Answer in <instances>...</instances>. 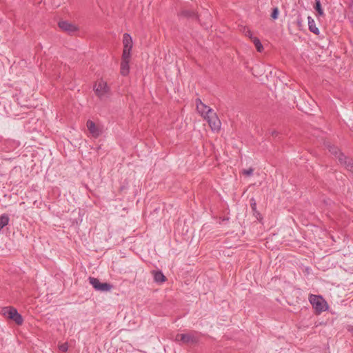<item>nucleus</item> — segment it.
Wrapping results in <instances>:
<instances>
[{
  "instance_id": "f257e3e1",
  "label": "nucleus",
  "mask_w": 353,
  "mask_h": 353,
  "mask_svg": "<svg viewBox=\"0 0 353 353\" xmlns=\"http://www.w3.org/2000/svg\"><path fill=\"white\" fill-rule=\"evenodd\" d=\"M309 301L318 314L328 310V304L321 296L311 294L309 297Z\"/></svg>"
},
{
  "instance_id": "f03ea898",
  "label": "nucleus",
  "mask_w": 353,
  "mask_h": 353,
  "mask_svg": "<svg viewBox=\"0 0 353 353\" xmlns=\"http://www.w3.org/2000/svg\"><path fill=\"white\" fill-rule=\"evenodd\" d=\"M2 313L7 319L13 321L18 325H21L23 323L22 316L13 307H6L2 309Z\"/></svg>"
},
{
  "instance_id": "7ed1b4c3",
  "label": "nucleus",
  "mask_w": 353,
  "mask_h": 353,
  "mask_svg": "<svg viewBox=\"0 0 353 353\" xmlns=\"http://www.w3.org/2000/svg\"><path fill=\"white\" fill-rule=\"evenodd\" d=\"M94 90L97 97L101 99L108 97L110 92V88L107 82L103 79L96 81L94 85Z\"/></svg>"
},
{
  "instance_id": "20e7f679",
  "label": "nucleus",
  "mask_w": 353,
  "mask_h": 353,
  "mask_svg": "<svg viewBox=\"0 0 353 353\" xmlns=\"http://www.w3.org/2000/svg\"><path fill=\"white\" fill-rule=\"evenodd\" d=\"M198 339L196 333L194 332L177 334L174 338L176 342L183 344L194 343L197 342Z\"/></svg>"
},
{
  "instance_id": "39448f33",
  "label": "nucleus",
  "mask_w": 353,
  "mask_h": 353,
  "mask_svg": "<svg viewBox=\"0 0 353 353\" xmlns=\"http://www.w3.org/2000/svg\"><path fill=\"white\" fill-rule=\"evenodd\" d=\"M122 44H123L122 56L132 57L133 41H132V37L129 34H128V33L123 34V39H122Z\"/></svg>"
},
{
  "instance_id": "423d86ee",
  "label": "nucleus",
  "mask_w": 353,
  "mask_h": 353,
  "mask_svg": "<svg viewBox=\"0 0 353 353\" xmlns=\"http://www.w3.org/2000/svg\"><path fill=\"white\" fill-rule=\"evenodd\" d=\"M205 119L207 120L212 130L218 132L221 129V123L216 113L213 111L207 116H205Z\"/></svg>"
},
{
  "instance_id": "0eeeda50",
  "label": "nucleus",
  "mask_w": 353,
  "mask_h": 353,
  "mask_svg": "<svg viewBox=\"0 0 353 353\" xmlns=\"http://www.w3.org/2000/svg\"><path fill=\"white\" fill-rule=\"evenodd\" d=\"M89 282L93 288L98 291L108 292L112 289V285L110 284L107 283H101L97 278L90 277Z\"/></svg>"
},
{
  "instance_id": "6e6552de",
  "label": "nucleus",
  "mask_w": 353,
  "mask_h": 353,
  "mask_svg": "<svg viewBox=\"0 0 353 353\" xmlns=\"http://www.w3.org/2000/svg\"><path fill=\"white\" fill-rule=\"evenodd\" d=\"M59 27L70 34H73L79 30V28L77 24L68 21H60Z\"/></svg>"
},
{
  "instance_id": "1a4fd4ad",
  "label": "nucleus",
  "mask_w": 353,
  "mask_h": 353,
  "mask_svg": "<svg viewBox=\"0 0 353 353\" xmlns=\"http://www.w3.org/2000/svg\"><path fill=\"white\" fill-rule=\"evenodd\" d=\"M132 57L122 56L120 64V73L122 76H128L130 73V62Z\"/></svg>"
},
{
  "instance_id": "9d476101",
  "label": "nucleus",
  "mask_w": 353,
  "mask_h": 353,
  "mask_svg": "<svg viewBox=\"0 0 353 353\" xmlns=\"http://www.w3.org/2000/svg\"><path fill=\"white\" fill-rule=\"evenodd\" d=\"M87 128L92 137L97 138L102 133V128L97 125L92 121L88 120L86 123Z\"/></svg>"
},
{
  "instance_id": "9b49d317",
  "label": "nucleus",
  "mask_w": 353,
  "mask_h": 353,
  "mask_svg": "<svg viewBox=\"0 0 353 353\" xmlns=\"http://www.w3.org/2000/svg\"><path fill=\"white\" fill-rule=\"evenodd\" d=\"M196 110L199 114H201L202 117L205 119V116H207L210 112H212V110L208 106L205 105L200 99H197L196 101Z\"/></svg>"
},
{
  "instance_id": "f8f14e48",
  "label": "nucleus",
  "mask_w": 353,
  "mask_h": 353,
  "mask_svg": "<svg viewBox=\"0 0 353 353\" xmlns=\"http://www.w3.org/2000/svg\"><path fill=\"white\" fill-rule=\"evenodd\" d=\"M326 146L329 149V151L336 156L341 163H343V159H345V157L340 152V150L336 146L332 145L330 143H327Z\"/></svg>"
},
{
  "instance_id": "ddd939ff",
  "label": "nucleus",
  "mask_w": 353,
  "mask_h": 353,
  "mask_svg": "<svg viewBox=\"0 0 353 353\" xmlns=\"http://www.w3.org/2000/svg\"><path fill=\"white\" fill-rule=\"evenodd\" d=\"M307 21L310 30L316 34H319V30L318 28L316 27L314 20L311 17H308Z\"/></svg>"
},
{
  "instance_id": "4468645a",
  "label": "nucleus",
  "mask_w": 353,
  "mask_h": 353,
  "mask_svg": "<svg viewBox=\"0 0 353 353\" xmlns=\"http://www.w3.org/2000/svg\"><path fill=\"white\" fill-rule=\"evenodd\" d=\"M153 275L156 282L163 283L165 280V277L161 272H153Z\"/></svg>"
},
{
  "instance_id": "2eb2a0df",
  "label": "nucleus",
  "mask_w": 353,
  "mask_h": 353,
  "mask_svg": "<svg viewBox=\"0 0 353 353\" xmlns=\"http://www.w3.org/2000/svg\"><path fill=\"white\" fill-rule=\"evenodd\" d=\"M343 164L345 165L347 170L353 173V161L347 159L346 157L343 160Z\"/></svg>"
},
{
  "instance_id": "dca6fc26",
  "label": "nucleus",
  "mask_w": 353,
  "mask_h": 353,
  "mask_svg": "<svg viewBox=\"0 0 353 353\" xmlns=\"http://www.w3.org/2000/svg\"><path fill=\"white\" fill-rule=\"evenodd\" d=\"M252 41L254 43L257 51L260 52H262V50H263V46L261 44L260 40L258 38L254 37L252 39Z\"/></svg>"
},
{
  "instance_id": "f3484780",
  "label": "nucleus",
  "mask_w": 353,
  "mask_h": 353,
  "mask_svg": "<svg viewBox=\"0 0 353 353\" xmlns=\"http://www.w3.org/2000/svg\"><path fill=\"white\" fill-rule=\"evenodd\" d=\"M9 219L6 215H2L0 216V230L6 225H8Z\"/></svg>"
},
{
  "instance_id": "a211bd4d",
  "label": "nucleus",
  "mask_w": 353,
  "mask_h": 353,
  "mask_svg": "<svg viewBox=\"0 0 353 353\" xmlns=\"http://www.w3.org/2000/svg\"><path fill=\"white\" fill-rule=\"evenodd\" d=\"M315 10H316V12H318V14L320 15V16H323L324 14V12H323V10L321 8V2L319 0H316L315 1V7H314Z\"/></svg>"
},
{
  "instance_id": "6ab92c4d",
  "label": "nucleus",
  "mask_w": 353,
  "mask_h": 353,
  "mask_svg": "<svg viewBox=\"0 0 353 353\" xmlns=\"http://www.w3.org/2000/svg\"><path fill=\"white\" fill-rule=\"evenodd\" d=\"M68 345L67 343H64L60 344L59 345V350L61 352H65L68 350Z\"/></svg>"
},
{
  "instance_id": "aec40b11",
  "label": "nucleus",
  "mask_w": 353,
  "mask_h": 353,
  "mask_svg": "<svg viewBox=\"0 0 353 353\" xmlns=\"http://www.w3.org/2000/svg\"><path fill=\"white\" fill-rule=\"evenodd\" d=\"M278 16H279V9H278V8H274L273 9L271 17L273 19H276L278 18Z\"/></svg>"
},
{
  "instance_id": "412c9836",
  "label": "nucleus",
  "mask_w": 353,
  "mask_h": 353,
  "mask_svg": "<svg viewBox=\"0 0 353 353\" xmlns=\"http://www.w3.org/2000/svg\"><path fill=\"white\" fill-rule=\"evenodd\" d=\"M253 172H254V169L250 168H249L248 170H243L242 171V174L245 175V176H250V175L252 174Z\"/></svg>"
},
{
  "instance_id": "4be33fe9",
  "label": "nucleus",
  "mask_w": 353,
  "mask_h": 353,
  "mask_svg": "<svg viewBox=\"0 0 353 353\" xmlns=\"http://www.w3.org/2000/svg\"><path fill=\"white\" fill-rule=\"evenodd\" d=\"M245 34L247 37H248L251 40H252V39L254 38V37H252V32H251L250 30H248L245 32Z\"/></svg>"
},
{
  "instance_id": "5701e85b",
  "label": "nucleus",
  "mask_w": 353,
  "mask_h": 353,
  "mask_svg": "<svg viewBox=\"0 0 353 353\" xmlns=\"http://www.w3.org/2000/svg\"><path fill=\"white\" fill-rule=\"evenodd\" d=\"M251 205H252V209H253V210H255V208H256V203H252V204H251Z\"/></svg>"
}]
</instances>
